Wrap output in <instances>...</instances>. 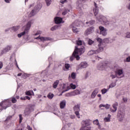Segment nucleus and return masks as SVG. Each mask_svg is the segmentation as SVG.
I'll return each instance as SVG.
<instances>
[{
    "instance_id": "55",
    "label": "nucleus",
    "mask_w": 130,
    "mask_h": 130,
    "mask_svg": "<svg viewBox=\"0 0 130 130\" xmlns=\"http://www.w3.org/2000/svg\"><path fill=\"white\" fill-rule=\"evenodd\" d=\"M27 130H32V127L30 125H28L27 126Z\"/></svg>"
},
{
    "instance_id": "13",
    "label": "nucleus",
    "mask_w": 130,
    "mask_h": 130,
    "mask_svg": "<svg viewBox=\"0 0 130 130\" xmlns=\"http://www.w3.org/2000/svg\"><path fill=\"white\" fill-rule=\"evenodd\" d=\"M98 42H99V44L98 45V48H99V45H103V50H104V47H105V42H102V39L100 38H98L96 39Z\"/></svg>"
},
{
    "instance_id": "58",
    "label": "nucleus",
    "mask_w": 130,
    "mask_h": 130,
    "mask_svg": "<svg viewBox=\"0 0 130 130\" xmlns=\"http://www.w3.org/2000/svg\"><path fill=\"white\" fill-rule=\"evenodd\" d=\"M5 2L6 3H7L8 4H10V2H11V0H5Z\"/></svg>"
},
{
    "instance_id": "14",
    "label": "nucleus",
    "mask_w": 130,
    "mask_h": 130,
    "mask_svg": "<svg viewBox=\"0 0 130 130\" xmlns=\"http://www.w3.org/2000/svg\"><path fill=\"white\" fill-rule=\"evenodd\" d=\"M11 48H12L11 46H7V47H6L2 51L1 55L5 54V53H7V52H9V51L11 50Z\"/></svg>"
},
{
    "instance_id": "29",
    "label": "nucleus",
    "mask_w": 130,
    "mask_h": 130,
    "mask_svg": "<svg viewBox=\"0 0 130 130\" xmlns=\"http://www.w3.org/2000/svg\"><path fill=\"white\" fill-rule=\"evenodd\" d=\"M26 94L28 96H31V95H34V92L33 91V90H30L26 92Z\"/></svg>"
},
{
    "instance_id": "33",
    "label": "nucleus",
    "mask_w": 130,
    "mask_h": 130,
    "mask_svg": "<svg viewBox=\"0 0 130 130\" xmlns=\"http://www.w3.org/2000/svg\"><path fill=\"white\" fill-rule=\"evenodd\" d=\"M70 88L71 89H73V90H75V89H76V85L73 83L70 84Z\"/></svg>"
},
{
    "instance_id": "53",
    "label": "nucleus",
    "mask_w": 130,
    "mask_h": 130,
    "mask_svg": "<svg viewBox=\"0 0 130 130\" xmlns=\"http://www.w3.org/2000/svg\"><path fill=\"white\" fill-rule=\"evenodd\" d=\"M123 102H125V103L127 102V98H123Z\"/></svg>"
},
{
    "instance_id": "39",
    "label": "nucleus",
    "mask_w": 130,
    "mask_h": 130,
    "mask_svg": "<svg viewBox=\"0 0 130 130\" xmlns=\"http://www.w3.org/2000/svg\"><path fill=\"white\" fill-rule=\"evenodd\" d=\"M46 3L47 4V6H50V4H51V0H45Z\"/></svg>"
},
{
    "instance_id": "45",
    "label": "nucleus",
    "mask_w": 130,
    "mask_h": 130,
    "mask_svg": "<svg viewBox=\"0 0 130 130\" xmlns=\"http://www.w3.org/2000/svg\"><path fill=\"white\" fill-rule=\"evenodd\" d=\"M60 3L63 5V4H66V3H68V0H60Z\"/></svg>"
},
{
    "instance_id": "8",
    "label": "nucleus",
    "mask_w": 130,
    "mask_h": 130,
    "mask_svg": "<svg viewBox=\"0 0 130 130\" xmlns=\"http://www.w3.org/2000/svg\"><path fill=\"white\" fill-rule=\"evenodd\" d=\"M31 27V21H29L26 24V26L23 27V29H24V31L22 33H28L30 28Z\"/></svg>"
},
{
    "instance_id": "31",
    "label": "nucleus",
    "mask_w": 130,
    "mask_h": 130,
    "mask_svg": "<svg viewBox=\"0 0 130 130\" xmlns=\"http://www.w3.org/2000/svg\"><path fill=\"white\" fill-rule=\"evenodd\" d=\"M77 77V74L75 72H73L71 74V78L72 79H73V80H75V79H76V77Z\"/></svg>"
},
{
    "instance_id": "5",
    "label": "nucleus",
    "mask_w": 130,
    "mask_h": 130,
    "mask_svg": "<svg viewBox=\"0 0 130 130\" xmlns=\"http://www.w3.org/2000/svg\"><path fill=\"white\" fill-rule=\"evenodd\" d=\"M80 94V90L76 89L72 92L68 93L66 94L68 97H71L72 96H76V95H79Z\"/></svg>"
},
{
    "instance_id": "18",
    "label": "nucleus",
    "mask_w": 130,
    "mask_h": 130,
    "mask_svg": "<svg viewBox=\"0 0 130 130\" xmlns=\"http://www.w3.org/2000/svg\"><path fill=\"white\" fill-rule=\"evenodd\" d=\"M24 115H29V114H30V113H31V109H30V108H26L24 112Z\"/></svg>"
},
{
    "instance_id": "2",
    "label": "nucleus",
    "mask_w": 130,
    "mask_h": 130,
    "mask_svg": "<svg viewBox=\"0 0 130 130\" xmlns=\"http://www.w3.org/2000/svg\"><path fill=\"white\" fill-rule=\"evenodd\" d=\"M104 46L101 45H99V48H97L96 50H90L89 51L87 54L88 55H93V54H98V53H100V52H102L103 51V47Z\"/></svg>"
},
{
    "instance_id": "60",
    "label": "nucleus",
    "mask_w": 130,
    "mask_h": 130,
    "mask_svg": "<svg viewBox=\"0 0 130 130\" xmlns=\"http://www.w3.org/2000/svg\"><path fill=\"white\" fill-rule=\"evenodd\" d=\"M15 61L16 62V66L17 68H18V69H20L19 68V66H18V63H17V61L16 60H15Z\"/></svg>"
},
{
    "instance_id": "25",
    "label": "nucleus",
    "mask_w": 130,
    "mask_h": 130,
    "mask_svg": "<svg viewBox=\"0 0 130 130\" xmlns=\"http://www.w3.org/2000/svg\"><path fill=\"white\" fill-rule=\"evenodd\" d=\"M81 130H91L90 126H82Z\"/></svg>"
},
{
    "instance_id": "50",
    "label": "nucleus",
    "mask_w": 130,
    "mask_h": 130,
    "mask_svg": "<svg viewBox=\"0 0 130 130\" xmlns=\"http://www.w3.org/2000/svg\"><path fill=\"white\" fill-rule=\"evenodd\" d=\"M70 64L67 63L65 64V68L66 69H67V70H69V69H70Z\"/></svg>"
},
{
    "instance_id": "42",
    "label": "nucleus",
    "mask_w": 130,
    "mask_h": 130,
    "mask_svg": "<svg viewBox=\"0 0 130 130\" xmlns=\"http://www.w3.org/2000/svg\"><path fill=\"white\" fill-rule=\"evenodd\" d=\"M26 35V34L25 33H21L18 35V37H19V38H21V37H22V36H24Z\"/></svg>"
},
{
    "instance_id": "54",
    "label": "nucleus",
    "mask_w": 130,
    "mask_h": 130,
    "mask_svg": "<svg viewBox=\"0 0 130 130\" xmlns=\"http://www.w3.org/2000/svg\"><path fill=\"white\" fill-rule=\"evenodd\" d=\"M34 12H35V10H32L31 11V12H30V16H34Z\"/></svg>"
},
{
    "instance_id": "44",
    "label": "nucleus",
    "mask_w": 130,
    "mask_h": 130,
    "mask_svg": "<svg viewBox=\"0 0 130 130\" xmlns=\"http://www.w3.org/2000/svg\"><path fill=\"white\" fill-rule=\"evenodd\" d=\"M4 103L5 102H2V103L0 104V106H1V107H3V109H7V108H8V107H3V104H4Z\"/></svg>"
},
{
    "instance_id": "12",
    "label": "nucleus",
    "mask_w": 130,
    "mask_h": 130,
    "mask_svg": "<svg viewBox=\"0 0 130 130\" xmlns=\"http://www.w3.org/2000/svg\"><path fill=\"white\" fill-rule=\"evenodd\" d=\"M54 21L55 24H61V23H64V22L62 21V18L59 17H55Z\"/></svg>"
},
{
    "instance_id": "49",
    "label": "nucleus",
    "mask_w": 130,
    "mask_h": 130,
    "mask_svg": "<svg viewBox=\"0 0 130 130\" xmlns=\"http://www.w3.org/2000/svg\"><path fill=\"white\" fill-rule=\"evenodd\" d=\"M79 21L78 20H76L73 24V26H74V25H75V26H79V24H77V23H78Z\"/></svg>"
},
{
    "instance_id": "24",
    "label": "nucleus",
    "mask_w": 130,
    "mask_h": 130,
    "mask_svg": "<svg viewBox=\"0 0 130 130\" xmlns=\"http://www.w3.org/2000/svg\"><path fill=\"white\" fill-rule=\"evenodd\" d=\"M94 31V27H89L86 30V33H93Z\"/></svg>"
},
{
    "instance_id": "52",
    "label": "nucleus",
    "mask_w": 130,
    "mask_h": 130,
    "mask_svg": "<svg viewBox=\"0 0 130 130\" xmlns=\"http://www.w3.org/2000/svg\"><path fill=\"white\" fill-rule=\"evenodd\" d=\"M3 66H4V64H3V62L0 61V70L1 69H3Z\"/></svg>"
},
{
    "instance_id": "41",
    "label": "nucleus",
    "mask_w": 130,
    "mask_h": 130,
    "mask_svg": "<svg viewBox=\"0 0 130 130\" xmlns=\"http://www.w3.org/2000/svg\"><path fill=\"white\" fill-rule=\"evenodd\" d=\"M19 123L22 122V120H23V117H22V114H19Z\"/></svg>"
},
{
    "instance_id": "1",
    "label": "nucleus",
    "mask_w": 130,
    "mask_h": 130,
    "mask_svg": "<svg viewBox=\"0 0 130 130\" xmlns=\"http://www.w3.org/2000/svg\"><path fill=\"white\" fill-rule=\"evenodd\" d=\"M84 52H85V47L82 46L81 48H78V47L76 46L72 56L70 57V60L73 61L75 58L76 59V60H80V56H79V54L81 55Z\"/></svg>"
},
{
    "instance_id": "6",
    "label": "nucleus",
    "mask_w": 130,
    "mask_h": 130,
    "mask_svg": "<svg viewBox=\"0 0 130 130\" xmlns=\"http://www.w3.org/2000/svg\"><path fill=\"white\" fill-rule=\"evenodd\" d=\"M124 116H125V114L124 113L121 112V111H119L118 112L117 117L119 121H122L123 118H124Z\"/></svg>"
},
{
    "instance_id": "11",
    "label": "nucleus",
    "mask_w": 130,
    "mask_h": 130,
    "mask_svg": "<svg viewBox=\"0 0 130 130\" xmlns=\"http://www.w3.org/2000/svg\"><path fill=\"white\" fill-rule=\"evenodd\" d=\"M94 3L95 8L93 9V11L95 17H96V16H97V15H98V13H99V8L97 7V4H96V3L94 2Z\"/></svg>"
},
{
    "instance_id": "16",
    "label": "nucleus",
    "mask_w": 130,
    "mask_h": 130,
    "mask_svg": "<svg viewBox=\"0 0 130 130\" xmlns=\"http://www.w3.org/2000/svg\"><path fill=\"white\" fill-rule=\"evenodd\" d=\"M115 75L117 76H121L123 74V70L122 69H118L115 72Z\"/></svg>"
},
{
    "instance_id": "10",
    "label": "nucleus",
    "mask_w": 130,
    "mask_h": 130,
    "mask_svg": "<svg viewBox=\"0 0 130 130\" xmlns=\"http://www.w3.org/2000/svg\"><path fill=\"white\" fill-rule=\"evenodd\" d=\"M87 67H88V63L86 61L82 62L79 65V68L81 70H82V69H86V68H87Z\"/></svg>"
},
{
    "instance_id": "19",
    "label": "nucleus",
    "mask_w": 130,
    "mask_h": 130,
    "mask_svg": "<svg viewBox=\"0 0 130 130\" xmlns=\"http://www.w3.org/2000/svg\"><path fill=\"white\" fill-rule=\"evenodd\" d=\"M66 104H67V102L65 100H63L60 103V108H61V109H63V108L66 107Z\"/></svg>"
},
{
    "instance_id": "63",
    "label": "nucleus",
    "mask_w": 130,
    "mask_h": 130,
    "mask_svg": "<svg viewBox=\"0 0 130 130\" xmlns=\"http://www.w3.org/2000/svg\"><path fill=\"white\" fill-rule=\"evenodd\" d=\"M21 100H26V98L24 97V98H20Z\"/></svg>"
},
{
    "instance_id": "4",
    "label": "nucleus",
    "mask_w": 130,
    "mask_h": 130,
    "mask_svg": "<svg viewBox=\"0 0 130 130\" xmlns=\"http://www.w3.org/2000/svg\"><path fill=\"white\" fill-rule=\"evenodd\" d=\"M35 39L38 40L40 39L41 41H52V38L50 37H40V36L37 38H35Z\"/></svg>"
},
{
    "instance_id": "51",
    "label": "nucleus",
    "mask_w": 130,
    "mask_h": 130,
    "mask_svg": "<svg viewBox=\"0 0 130 130\" xmlns=\"http://www.w3.org/2000/svg\"><path fill=\"white\" fill-rule=\"evenodd\" d=\"M94 23H95L94 20H91V21H89V24L90 25H93Z\"/></svg>"
},
{
    "instance_id": "22",
    "label": "nucleus",
    "mask_w": 130,
    "mask_h": 130,
    "mask_svg": "<svg viewBox=\"0 0 130 130\" xmlns=\"http://www.w3.org/2000/svg\"><path fill=\"white\" fill-rule=\"evenodd\" d=\"M93 123L94 124H96V125H98V128H101V126L100 125V124L99 123V121H98V119L94 120L93 121Z\"/></svg>"
},
{
    "instance_id": "64",
    "label": "nucleus",
    "mask_w": 130,
    "mask_h": 130,
    "mask_svg": "<svg viewBox=\"0 0 130 130\" xmlns=\"http://www.w3.org/2000/svg\"><path fill=\"white\" fill-rule=\"evenodd\" d=\"M31 7H34V4H31L29 6V8H31Z\"/></svg>"
},
{
    "instance_id": "26",
    "label": "nucleus",
    "mask_w": 130,
    "mask_h": 130,
    "mask_svg": "<svg viewBox=\"0 0 130 130\" xmlns=\"http://www.w3.org/2000/svg\"><path fill=\"white\" fill-rule=\"evenodd\" d=\"M11 30H13L14 32H16V31H18V29H20V26H13L11 28Z\"/></svg>"
},
{
    "instance_id": "30",
    "label": "nucleus",
    "mask_w": 130,
    "mask_h": 130,
    "mask_svg": "<svg viewBox=\"0 0 130 130\" xmlns=\"http://www.w3.org/2000/svg\"><path fill=\"white\" fill-rule=\"evenodd\" d=\"M99 29H100L101 32H106V29H105V28H104V27H103L102 26H100Z\"/></svg>"
},
{
    "instance_id": "43",
    "label": "nucleus",
    "mask_w": 130,
    "mask_h": 130,
    "mask_svg": "<svg viewBox=\"0 0 130 130\" xmlns=\"http://www.w3.org/2000/svg\"><path fill=\"white\" fill-rule=\"evenodd\" d=\"M12 103L15 104L17 103V100L15 98H13L11 100Z\"/></svg>"
},
{
    "instance_id": "48",
    "label": "nucleus",
    "mask_w": 130,
    "mask_h": 130,
    "mask_svg": "<svg viewBox=\"0 0 130 130\" xmlns=\"http://www.w3.org/2000/svg\"><path fill=\"white\" fill-rule=\"evenodd\" d=\"M105 108H106V109H109V108H110V105L107 104L105 105Z\"/></svg>"
},
{
    "instance_id": "21",
    "label": "nucleus",
    "mask_w": 130,
    "mask_h": 130,
    "mask_svg": "<svg viewBox=\"0 0 130 130\" xmlns=\"http://www.w3.org/2000/svg\"><path fill=\"white\" fill-rule=\"evenodd\" d=\"M89 125H90V122L88 120L83 121L82 126H89Z\"/></svg>"
},
{
    "instance_id": "34",
    "label": "nucleus",
    "mask_w": 130,
    "mask_h": 130,
    "mask_svg": "<svg viewBox=\"0 0 130 130\" xmlns=\"http://www.w3.org/2000/svg\"><path fill=\"white\" fill-rule=\"evenodd\" d=\"M107 91H108V89H107L106 88H104V89H102V90H101L102 94H106V93H107Z\"/></svg>"
},
{
    "instance_id": "7",
    "label": "nucleus",
    "mask_w": 130,
    "mask_h": 130,
    "mask_svg": "<svg viewBox=\"0 0 130 130\" xmlns=\"http://www.w3.org/2000/svg\"><path fill=\"white\" fill-rule=\"evenodd\" d=\"M117 106H118V103L116 102L115 103L113 104L112 105V108H110V110L111 112H112V113H114L115 112H116L117 110Z\"/></svg>"
},
{
    "instance_id": "15",
    "label": "nucleus",
    "mask_w": 130,
    "mask_h": 130,
    "mask_svg": "<svg viewBox=\"0 0 130 130\" xmlns=\"http://www.w3.org/2000/svg\"><path fill=\"white\" fill-rule=\"evenodd\" d=\"M81 108V104H78L73 107V110L74 111H80Z\"/></svg>"
},
{
    "instance_id": "35",
    "label": "nucleus",
    "mask_w": 130,
    "mask_h": 130,
    "mask_svg": "<svg viewBox=\"0 0 130 130\" xmlns=\"http://www.w3.org/2000/svg\"><path fill=\"white\" fill-rule=\"evenodd\" d=\"M75 114L78 118H80V111H75Z\"/></svg>"
},
{
    "instance_id": "59",
    "label": "nucleus",
    "mask_w": 130,
    "mask_h": 130,
    "mask_svg": "<svg viewBox=\"0 0 130 130\" xmlns=\"http://www.w3.org/2000/svg\"><path fill=\"white\" fill-rule=\"evenodd\" d=\"M26 99H27V100H30V98L29 96H25V100Z\"/></svg>"
},
{
    "instance_id": "61",
    "label": "nucleus",
    "mask_w": 130,
    "mask_h": 130,
    "mask_svg": "<svg viewBox=\"0 0 130 130\" xmlns=\"http://www.w3.org/2000/svg\"><path fill=\"white\" fill-rule=\"evenodd\" d=\"M126 38H130V33L126 36Z\"/></svg>"
},
{
    "instance_id": "27",
    "label": "nucleus",
    "mask_w": 130,
    "mask_h": 130,
    "mask_svg": "<svg viewBox=\"0 0 130 130\" xmlns=\"http://www.w3.org/2000/svg\"><path fill=\"white\" fill-rule=\"evenodd\" d=\"M47 97L49 99L51 100L53 97H54V94L52 93H49L47 95Z\"/></svg>"
},
{
    "instance_id": "47",
    "label": "nucleus",
    "mask_w": 130,
    "mask_h": 130,
    "mask_svg": "<svg viewBox=\"0 0 130 130\" xmlns=\"http://www.w3.org/2000/svg\"><path fill=\"white\" fill-rule=\"evenodd\" d=\"M12 116H9L7 117V118H6V119L5 120V121H9V120H10V119H11Z\"/></svg>"
},
{
    "instance_id": "3",
    "label": "nucleus",
    "mask_w": 130,
    "mask_h": 130,
    "mask_svg": "<svg viewBox=\"0 0 130 130\" xmlns=\"http://www.w3.org/2000/svg\"><path fill=\"white\" fill-rule=\"evenodd\" d=\"M108 65V61H104L102 62H100L97 67L98 70L99 71H103L107 68V66Z\"/></svg>"
},
{
    "instance_id": "9",
    "label": "nucleus",
    "mask_w": 130,
    "mask_h": 130,
    "mask_svg": "<svg viewBox=\"0 0 130 130\" xmlns=\"http://www.w3.org/2000/svg\"><path fill=\"white\" fill-rule=\"evenodd\" d=\"M104 19H105V17L102 16V15H98L96 17V20L99 22H104V23H106V24H109V21H105Z\"/></svg>"
},
{
    "instance_id": "38",
    "label": "nucleus",
    "mask_w": 130,
    "mask_h": 130,
    "mask_svg": "<svg viewBox=\"0 0 130 130\" xmlns=\"http://www.w3.org/2000/svg\"><path fill=\"white\" fill-rule=\"evenodd\" d=\"M68 12H70V10H66L64 12H62L63 16H66L68 13Z\"/></svg>"
},
{
    "instance_id": "40",
    "label": "nucleus",
    "mask_w": 130,
    "mask_h": 130,
    "mask_svg": "<svg viewBox=\"0 0 130 130\" xmlns=\"http://www.w3.org/2000/svg\"><path fill=\"white\" fill-rule=\"evenodd\" d=\"M76 43H77V45L78 46H81L82 44V41L81 40L77 41Z\"/></svg>"
},
{
    "instance_id": "32",
    "label": "nucleus",
    "mask_w": 130,
    "mask_h": 130,
    "mask_svg": "<svg viewBox=\"0 0 130 130\" xmlns=\"http://www.w3.org/2000/svg\"><path fill=\"white\" fill-rule=\"evenodd\" d=\"M116 86V82H113L109 85V88H114V87H115Z\"/></svg>"
},
{
    "instance_id": "36",
    "label": "nucleus",
    "mask_w": 130,
    "mask_h": 130,
    "mask_svg": "<svg viewBox=\"0 0 130 130\" xmlns=\"http://www.w3.org/2000/svg\"><path fill=\"white\" fill-rule=\"evenodd\" d=\"M88 43L89 45H92L93 44V43H94V42L92 40L89 39L88 40Z\"/></svg>"
},
{
    "instance_id": "17",
    "label": "nucleus",
    "mask_w": 130,
    "mask_h": 130,
    "mask_svg": "<svg viewBox=\"0 0 130 130\" xmlns=\"http://www.w3.org/2000/svg\"><path fill=\"white\" fill-rule=\"evenodd\" d=\"M98 92H99L98 88H96L95 89H94L92 93H91V98H95V97H96V95L98 94Z\"/></svg>"
},
{
    "instance_id": "57",
    "label": "nucleus",
    "mask_w": 130,
    "mask_h": 130,
    "mask_svg": "<svg viewBox=\"0 0 130 130\" xmlns=\"http://www.w3.org/2000/svg\"><path fill=\"white\" fill-rule=\"evenodd\" d=\"M100 108H101V107H105V105L104 104H101L99 105Z\"/></svg>"
},
{
    "instance_id": "28",
    "label": "nucleus",
    "mask_w": 130,
    "mask_h": 130,
    "mask_svg": "<svg viewBox=\"0 0 130 130\" xmlns=\"http://www.w3.org/2000/svg\"><path fill=\"white\" fill-rule=\"evenodd\" d=\"M73 31L74 33H78V32H80V29L76 27H73Z\"/></svg>"
},
{
    "instance_id": "46",
    "label": "nucleus",
    "mask_w": 130,
    "mask_h": 130,
    "mask_svg": "<svg viewBox=\"0 0 130 130\" xmlns=\"http://www.w3.org/2000/svg\"><path fill=\"white\" fill-rule=\"evenodd\" d=\"M116 77H117V75L116 74H115V75L112 74L110 75V77L112 79H115L116 78Z\"/></svg>"
},
{
    "instance_id": "20",
    "label": "nucleus",
    "mask_w": 130,
    "mask_h": 130,
    "mask_svg": "<svg viewBox=\"0 0 130 130\" xmlns=\"http://www.w3.org/2000/svg\"><path fill=\"white\" fill-rule=\"evenodd\" d=\"M111 118V115L110 114L108 115V117H106L104 119V121L105 122H110V118Z\"/></svg>"
},
{
    "instance_id": "23",
    "label": "nucleus",
    "mask_w": 130,
    "mask_h": 130,
    "mask_svg": "<svg viewBox=\"0 0 130 130\" xmlns=\"http://www.w3.org/2000/svg\"><path fill=\"white\" fill-rule=\"evenodd\" d=\"M58 84H59V80H56L54 82V83L53 84V87L54 89H56L57 88V86L58 85Z\"/></svg>"
},
{
    "instance_id": "56",
    "label": "nucleus",
    "mask_w": 130,
    "mask_h": 130,
    "mask_svg": "<svg viewBox=\"0 0 130 130\" xmlns=\"http://www.w3.org/2000/svg\"><path fill=\"white\" fill-rule=\"evenodd\" d=\"M126 61H127V62H129V61H130V56L126 58Z\"/></svg>"
},
{
    "instance_id": "62",
    "label": "nucleus",
    "mask_w": 130,
    "mask_h": 130,
    "mask_svg": "<svg viewBox=\"0 0 130 130\" xmlns=\"http://www.w3.org/2000/svg\"><path fill=\"white\" fill-rule=\"evenodd\" d=\"M22 76V73H20L17 75V77H21Z\"/></svg>"
},
{
    "instance_id": "37",
    "label": "nucleus",
    "mask_w": 130,
    "mask_h": 130,
    "mask_svg": "<svg viewBox=\"0 0 130 130\" xmlns=\"http://www.w3.org/2000/svg\"><path fill=\"white\" fill-rule=\"evenodd\" d=\"M57 28H58V26L55 25V26H53L52 27H51V31H54V30H56V29H57Z\"/></svg>"
}]
</instances>
